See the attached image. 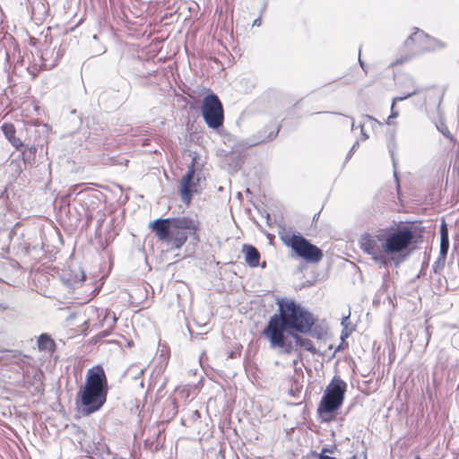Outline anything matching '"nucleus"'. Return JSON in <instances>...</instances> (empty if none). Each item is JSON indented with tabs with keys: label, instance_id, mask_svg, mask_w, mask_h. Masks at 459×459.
<instances>
[{
	"label": "nucleus",
	"instance_id": "obj_21",
	"mask_svg": "<svg viewBox=\"0 0 459 459\" xmlns=\"http://www.w3.org/2000/svg\"><path fill=\"white\" fill-rule=\"evenodd\" d=\"M333 449L329 447H323L321 452L317 455V459H336L329 454H333Z\"/></svg>",
	"mask_w": 459,
	"mask_h": 459
},
{
	"label": "nucleus",
	"instance_id": "obj_19",
	"mask_svg": "<svg viewBox=\"0 0 459 459\" xmlns=\"http://www.w3.org/2000/svg\"><path fill=\"white\" fill-rule=\"evenodd\" d=\"M1 128L4 136L9 141L15 136V128L13 125L5 123L2 126Z\"/></svg>",
	"mask_w": 459,
	"mask_h": 459
},
{
	"label": "nucleus",
	"instance_id": "obj_35",
	"mask_svg": "<svg viewBox=\"0 0 459 459\" xmlns=\"http://www.w3.org/2000/svg\"><path fill=\"white\" fill-rule=\"evenodd\" d=\"M394 175L395 178H397V175H396L395 171L394 172ZM396 180L398 181V179H396Z\"/></svg>",
	"mask_w": 459,
	"mask_h": 459
},
{
	"label": "nucleus",
	"instance_id": "obj_31",
	"mask_svg": "<svg viewBox=\"0 0 459 459\" xmlns=\"http://www.w3.org/2000/svg\"><path fill=\"white\" fill-rule=\"evenodd\" d=\"M360 127H361V131H362V134H363L364 139H367L368 135L363 133V126H360Z\"/></svg>",
	"mask_w": 459,
	"mask_h": 459
},
{
	"label": "nucleus",
	"instance_id": "obj_9",
	"mask_svg": "<svg viewBox=\"0 0 459 459\" xmlns=\"http://www.w3.org/2000/svg\"><path fill=\"white\" fill-rule=\"evenodd\" d=\"M202 115L206 125L212 129H218L223 125L224 111L219 97L210 92L204 100L201 107Z\"/></svg>",
	"mask_w": 459,
	"mask_h": 459
},
{
	"label": "nucleus",
	"instance_id": "obj_24",
	"mask_svg": "<svg viewBox=\"0 0 459 459\" xmlns=\"http://www.w3.org/2000/svg\"><path fill=\"white\" fill-rule=\"evenodd\" d=\"M349 318H350V314L348 316H343L342 319V325L344 328H347V322H348Z\"/></svg>",
	"mask_w": 459,
	"mask_h": 459
},
{
	"label": "nucleus",
	"instance_id": "obj_12",
	"mask_svg": "<svg viewBox=\"0 0 459 459\" xmlns=\"http://www.w3.org/2000/svg\"><path fill=\"white\" fill-rule=\"evenodd\" d=\"M411 91L404 92L403 96H398L393 99L392 106H391V115L389 116L387 119V124H391V120L393 118H395L398 117L399 113L398 111L394 110V105L397 101H403L410 97H412L414 95H417L420 93L423 90L421 88L417 87L414 85L413 82H411Z\"/></svg>",
	"mask_w": 459,
	"mask_h": 459
},
{
	"label": "nucleus",
	"instance_id": "obj_7",
	"mask_svg": "<svg viewBox=\"0 0 459 459\" xmlns=\"http://www.w3.org/2000/svg\"><path fill=\"white\" fill-rule=\"evenodd\" d=\"M385 247L386 257L391 255L402 254L407 251L414 239V233L409 227L396 230L385 229Z\"/></svg>",
	"mask_w": 459,
	"mask_h": 459
},
{
	"label": "nucleus",
	"instance_id": "obj_5",
	"mask_svg": "<svg viewBox=\"0 0 459 459\" xmlns=\"http://www.w3.org/2000/svg\"><path fill=\"white\" fill-rule=\"evenodd\" d=\"M440 47L439 41L431 38L423 30L414 28V31L405 39L403 43V51L405 57L397 60L396 64H402L414 56H420L425 52L435 50Z\"/></svg>",
	"mask_w": 459,
	"mask_h": 459
},
{
	"label": "nucleus",
	"instance_id": "obj_34",
	"mask_svg": "<svg viewBox=\"0 0 459 459\" xmlns=\"http://www.w3.org/2000/svg\"><path fill=\"white\" fill-rule=\"evenodd\" d=\"M392 158H393V164H394V166H395V161L394 160V156L393 155H392Z\"/></svg>",
	"mask_w": 459,
	"mask_h": 459
},
{
	"label": "nucleus",
	"instance_id": "obj_14",
	"mask_svg": "<svg viewBox=\"0 0 459 459\" xmlns=\"http://www.w3.org/2000/svg\"><path fill=\"white\" fill-rule=\"evenodd\" d=\"M290 338H292L295 342V343H293L295 346L294 351L298 350V347H303L306 351L311 352L312 354L318 353L311 340L303 338L299 333H290Z\"/></svg>",
	"mask_w": 459,
	"mask_h": 459
},
{
	"label": "nucleus",
	"instance_id": "obj_8",
	"mask_svg": "<svg viewBox=\"0 0 459 459\" xmlns=\"http://www.w3.org/2000/svg\"><path fill=\"white\" fill-rule=\"evenodd\" d=\"M198 221L190 217L172 218L170 236L167 242L176 249L181 248L187 240L188 235H195Z\"/></svg>",
	"mask_w": 459,
	"mask_h": 459
},
{
	"label": "nucleus",
	"instance_id": "obj_3",
	"mask_svg": "<svg viewBox=\"0 0 459 459\" xmlns=\"http://www.w3.org/2000/svg\"><path fill=\"white\" fill-rule=\"evenodd\" d=\"M346 391L347 384L340 377H333L328 384L317 408V411L324 420H329L325 416L340 409Z\"/></svg>",
	"mask_w": 459,
	"mask_h": 459
},
{
	"label": "nucleus",
	"instance_id": "obj_27",
	"mask_svg": "<svg viewBox=\"0 0 459 459\" xmlns=\"http://www.w3.org/2000/svg\"><path fill=\"white\" fill-rule=\"evenodd\" d=\"M349 336V333L346 331V328H343L342 332V339H344V338H347Z\"/></svg>",
	"mask_w": 459,
	"mask_h": 459
},
{
	"label": "nucleus",
	"instance_id": "obj_37",
	"mask_svg": "<svg viewBox=\"0 0 459 459\" xmlns=\"http://www.w3.org/2000/svg\"><path fill=\"white\" fill-rule=\"evenodd\" d=\"M340 348H341L340 346L338 348H336L335 352L340 351Z\"/></svg>",
	"mask_w": 459,
	"mask_h": 459
},
{
	"label": "nucleus",
	"instance_id": "obj_6",
	"mask_svg": "<svg viewBox=\"0 0 459 459\" xmlns=\"http://www.w3.org/2000/svg\"><path fill=\"white\" fill-rule=\"evenodd\" d=\"M281 238L299 257L308 263H318L323 258V251L301 235H286Z\"/></svg>",
	"mask_w": 459,
	"mask_h": 459
},
{
	"label": "nucleus",
	"instance_id": "obj_28",
	"mask_svg": "<svg viewBox=\"0 0 459 459\" xmlns=\"http://www.w3.org/2000/svg\"><path fill=\"white\" fill-rule=\"evenodd\" d=\"M359 146V142H355L351 147V152H355L356 148Z\"/></svg>",
	"mask_w": 459,
	"mask_h": 459
},
{
	"label": "nucleus",
	"instance_id": "obj_13",
	"mask_svg": "<svg viewBox=\"0 0 459 459\" xmlns=\"http://www.w3.org/2000/svg\"><path fill=\"white\" fill-rule=\"evenodd\" d=\"M243 253L245 254V260L249 266L256 267L259 264L260 254L255 247L244 245Z\"/></svg>",
	"mask_w": 459,
	"mask_h": 459
},
{
	"label": "nucleus",
	"instance_id": "obj_18",
	"mask_svg": "<svg viewBox=\"0 0 459 459\" xmlns=\"http://www.w3.org/2000/svg\"><path fill=\"white\" fill-rule=\"evenodd\" d=\"M4 351L7 353L6 359L8 360L14 359L15 361H23V359L26 358V356L18 350H6Z\"/></svg>",
	"mask_w": 459,
	"mask_h": 459
},
{
	"label": "nucleus",
	"instance_id": "obj_20",
	"mask_svg": "<svg viewBox=\"0 0 459 459\" xmlns=\"http://www.w3.org/2000/svg\"><path fill=\"white\" fill-rule=\"evenodd\" d=\"M449 249V239H440V257L438 258V262L442 259L445 261L447 252Z\"/></svg>",
	"mask_w": 459,
	"mask_h": 459
},
{
	"label": "nucleus",
	"instance_id": "obj_1",
	"mask_svg": "<svg viewBox=\"0 0 459 459\" xmlns=\"http://www.w3.org/2000/svg\"><path fill=\"white\" fill-rule=\"evenodd\" d=\"M278 313L273 315L262 334L268 339L270 348L282 354L294 351L290 333H308L316 323L315 316L293 299H277Z\"/></svg>",
	"mask_w": 459,
	"mask_h": 459
},
{
	"label": "nucleus",
	"instance_id": "obj_4",
	"mask_svg": "<svg viewBox=\"0 0 459 459\" xmlns=\"http://www.w3.org/2000/svg\"><path fill=\"white\" fill-rule=\"evenodd\" d=\"M385 229L372 233H363L359 239L360 249L371 256V259L380 267L388 264L389 259L385 253Z\"/></svg>",
	"mask_w": 459,
	"mask_h": 459
},
{
	"label": "nucleus",
	"instance_id": "obj_26",
	"mask_svg": "<svg viewBox=\"0 0 459 459\" xmlns=\"http://www.w3.org/2000/svg\"><path fill=\"white\" fill-rule=\"evenodd\" d=\"M260 25H261V19H260V17H258V18H256V19H255V20H254V22H253V26H257V27H259Z\"/></svg>",
	"mask_w": 459,
	"mask_h": 459
},
{
	"label": "nucleus",
	"instance_id": "obj_11",
	"mask_svg": "<svg viewBox=\"0 0 459 459\" xmlns=\"http://www.w3.org/2000/svg\"><path fill=\"white\" fill-rule=\"evenodd\" d=\"M172 226V218L157 219L150 225L152 230L156 234L159 239L167 241L170 236Z\"/></svg>",
	"mask_w": 459,
	"mask_h": 459
},
{
	"label": "nucleus",
	"instance_id": "obj_36",
	"mask_svg": "<svg viewBox=\"0 0 459 459\" xmlns=\"http://www.w3.org/2000/svg\"><path fill=\"white\" fill-rule=\"evenodd\" d=\"M354 127H355V125H354V123L352 122V124H351V128L353 129Z\"/></svg>",
	"mask_w": 459,
	"mask_h": 459
},
{
	"label": "nucleus",
	"instance_id": "obj_10",
	"mask_svg": "<svg viewBox=\"0 0 459 459\" xmlns=\"http://www.w3.org/2000/svg\"><path fill=\"white\" fill-rule=\"evenodd\" d=\"M194 176H195V162L193 161L191 165L188 167V170L186 175L182 178L180 183L179 193L181 196V200L184 204L188 205L193 198L194 193Z\"/></svg>",
	"mask_w": 459,
	"mask_h": 459
},
{
	"label": "nucleus",
	"instance_id": "obj_16",
	"mask_svg": "<svg viewBox=\"0 0 459 459\" xmlns=\"http://www.w3.org/2000/svg\"><path fill=\"white\" fill-rule=\"evenodd\" d=\"M38 346L40 351L53 352L56 349L55 342L47 333H42L38 338Z\"/></svg>",
	"mask_w": 459,
	"mask_h": 459
},
{
	"label": "nucleus",
	"instance_id": "obj_33",
	"mask_svg": "<svg viewBox=\"0 0 459 459\" xmlns=\"http://www.w3.org/2000/svg\"><path fill=\"white\" fill-rule=\"evenodd\" d=\"M366 117H367L368 119L373 120V117H370V116H366Z\"/></svg>",
	"mask_w": 459,
	"mask_h": 459
},
{
	"label": "nucleus",
	"instance_id": "obj_23",
	"mask_svg": "<svg viewBox=\"0 0 459 459\" xmlns=\"http://www.w3.org/2000/svg\"><path fill=\"white\" fill-rule=\"evenodd\" d=\"M13 146H14L16 149H20V147H22L23 145L22 142L21 141L20 138H17V137H13L12 138L10 141H9Z\"/></svg>",
	"mask_w": 459,
	"mask_h": 459
},
{
	"label": "nucleus",
	"instance_id": "obj_32",
	"mask_svg": "<svg viewBox=\"0 0 459 459\" xmlns=\"http://www.w3.org/2000/svg\"><path fill=\"white\" fill-rule=\"evenodd\" d=\"M85 280V275L84 273L82 272V278H81V281H83Z\"/></svg>",
	"mask_w": 459,
	"mask_h": 459
},
{
	"label": "nucleus",
	"instance_id": "obj_29",
	"mask_svg": "<svg viewBox=\"0 0 459 459\" xmlns=\"http://www.w3.org/2000/svg\"><path fill=\"white\" fill-rule=\"evenodd\" d=\"M359 65H360L361 68H362L363 70H365L364 63L362 62V60L360 59V57H359Z\"/></svg>",
	"mask_w": 459,
	"mask_h": 459
},
{
	"label": "nucleus",
	"instance_id": "obj_17",
	"mask_svg": "<svg viewBox=\"0 0 459 459\" xmlns=\"http://www.w3.org/2000/svg\"><path fill=\"white\" fill-rule=\"evenodd\" d=\"M117 318L116 314L110 310H106L102 320V325L107 326L108 329H113L116 325Z\"/></svg>",
	"mask_w": 459,
	"mask_h": 459
},
{
	"label": "nucleus",
	"instance_id": "obj_2",
	"mask_svg": "<svg viewBox=\"0 0 459 459\" xmlns=\"http://www.w3.org/2000/svg\"><path fill=\"white\" fill-rule=\"evenodd\" d=\"M108 382L101 367H95L87 372L84 387L80 392L82 411L90 415L99 411L106 403Z\"/></svg>",
	"mask_w": 459,
	"mask_h": 459
},
{
	"label": "nucleus",
	"instance_id": "obj_22",
	"mask_svg": "<svg viewBox=\"0 0 459 459\" xmlns=\"http://www.w3.org/2000/svg\"><path fill=\"white\" fill-rule=\"evenodd\" d=\"M440 239H449L448 230L445 221L440 225Z\"/></svg>",
	"mask_w": 459,
	"mask_h": 459
},
{
	"label": "nucleus",
	"instance_id": "obj_25",
	"mask_svg": "<svg viewBox=\"0 0 459 459\" xmlns=\"http://www.w3.org/2000/svg\"><path fill=\"white\" fill-rule=\"evenodd\" d=\"M439 130H440V131H441V133H442L445 136H446L447 138H450V137H451V134H450L449 131H448L446 128L442 129V130H441V129H439Z\"/></svg>",
	"mask_w": 459,
	"mask_h": 459
},
{
	"label": "nucleus",
	"instance_id": "obj_15",
	"mask_svg": "<svg viewBox=\"0 0 459 459\" xmlns=\"http://www.w3.org/2000/svg\"><path fill=\"white\" fill-rule=\"evenodd\" d=\"M279 130L280 128L276 127L274 130H271L268 133L267 128L260 131L258 135L256 136V139L252 142V144H259L273 140L277 136Z\"/></svg>",
	"mask_w": 459,
	"mask_h": 459
},
{
	"label": "nucleus",
	"instance_id": "obj_30",
	"mask_svg": "<svg viewBox=\"0 0 459 459\" xmlns=\"http://www.w3.org/2000/svg\"><path fill=\"white\" fill-rule=\"evenodd\" d=\"M354 152H351V149L350 150L348 155H347V159H350L351 157V155L353 154Z\"/></svg>",
	"mask_w": 459,
	"mask_h": 459
}]
</instances>
